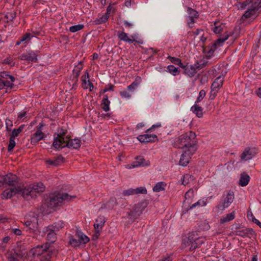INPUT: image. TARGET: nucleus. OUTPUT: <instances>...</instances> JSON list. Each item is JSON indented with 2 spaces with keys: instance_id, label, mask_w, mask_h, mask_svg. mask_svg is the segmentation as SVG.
Returning <instances> with one entry per match:
<instances>
[{
  "instance_id": "55",
  "label": "nucleus",
  "mask_w": 261,
  "mask_h": 261,
  "mask_svg": "<svg viewBox=\"0 0 261 261\" xmlns=\"http://www.w3.org/2000/svg\"><path fill=\"white\" fill-rule=\"evenodd\" d=\"M122 194L123 196H129L130 195H133L135 194L134 189H129L126 190H124L122 193Z\"/></svg>"
},
{
  "instance_id": "24",
  "label": "nucleus",
  "mask_w": 261,
  "mask_h": 261,
  "mask_svg": "<svg viewBox=\"0 0 261 261\" xmlns=\"http://www.w3.org/2000/svg\"><path fill=\"white\" fill-rule=\"evenodd\" d=\"M118 38L121 40L128 43H132L133 42H137L138 43H140V41H136L133 36H131L130 37H128L127 34L124 32H118Z\"/></svg>"
},
{
  "instance_id": "14",
  "label": "nucleus",
  "mask_w": 261,
  "mask_h": 261,
  "mask_svg": "<svg viewBox=\"0 0 261 261\" xmlns=\"http://www.w3.org/2000/svg\"><path fill=\"white\" fill-rule=\"evenodd\" d=\"M67 141V138H65L63 135L58 134L57 136L55 138L53 142V146L55 148H63L66 144Z\"/></svg>"
},
{
  "instance_id": "38",
  "label": "nucleus",
  "mask_w": 261,
  "mask_h": 261,
  "mask_svg": "<svg viewBox=\"0 0 261 261\" xmlns=\"http://www.w3.org/2000/svg\"><path fill=\"white\" fill-rule=\"evenodd\" d=\"M45 232L47 233L46 239L50 243H53L56 241L57 239L56 232L48 230V231Z\"/></svg>"
},
{
  "instance_id": "33",
  "label": "nucleus",
  "mask_w": 261,
  "mask_h": 261,
  "mask_svg": "<svg viewBox=\"0 0 261 261\" xmlns=\"http://www.w3.org/2000/svg\"><path fill=\"white\" fill-rule=\"evenodd\" d=\"M250 180V177L245 173H242L239 180V184L242 187L247 186Z\"/></svg>"
},
{
  "instance_id": "7",
  "label": "nucleus",
  "mask_w": 261,
  "mask_h": 261,
  "mask_svg": "<svg viewBox=\"0 0 261 261\" xmlns=\"http://www.w3.org/2000/svg\"><path fill=\"white\" fill-rule=\"evenodd\" d=\"M234 198V193L233 191H229L225 196L224 197V199L221 203L219 204L217 207L220 210H224L225 208L228 207V206L233 201Z\"/></svg>"
},
{
  "instance_id": "45",
  "label": "nucleus",
  "mask_w": 261,
  "mask_h": 261,
  "mask_svg": "<svg viewBox=\"0 0 261 261\" xmlns=\"http://www.w3.org/2000/svg\"><path fill=\"white\" fill-rule=\"evenodd\" d=\"M168 59L170 60V61L175 64L176 65H179L180 67L182 66L183 64L181 63V60L179 58L173 57L170 56L168 57Z\"/></svg>"
},
{
  "instance_id": "21",
  "label": "nucleus",
  "mask_w": 261,
  "mask_h": 261,
  "mask_svg": "<svg viewBox=\"0 0 261 261\" xmlns=\"http://www.w3.org/2000/svg\"><path fill=\"white\" fill-rule=\"evenodd\" d=\"M64 226V223L63 221H60L54 223L51 225L48 226L44 228V232H47L48 230L57 232L59 231Z\"/></svg>"
},
{
  "instance_id": "34",
  "label": "nucleus",
  "mask_w": 261,
  "mask_h": 261,
  "mask_svg": "<svg viewBox=\"0 0 261 261\" xmlns=\"http://www.w3.org/2000/svg\"><path fill=\"white\" fill-rule=\"evenodd\" d=\"M23 185H21V189L19 191V194H21V195L25 198H29V197H34L33 195H32V192L30 188H24L23 189Z\"/></svg>"
},
{
  "instance_id": "4",
  "label": "nucleus",
  "mask_w": 261,
  "mask_h": 261,
  "mask_svg": "<svg viewBox=\"0 0 261 261\" xmlns=\"http://www.w3.org/2000/svg\"><path fill=\"white\" fill-rule=\"evenodd\" d=\"M4 184L7 185L11 188L21 189L22 184L19 181L18 178L15 175L9 174L1 177L0 186Z\"/></svg>"
},
{
  "instance_id": "44",
  "label": "nucleus",
  "mask_w": 261,
  "mask_h": 261,
  "mask_svg": "<svg viewBox=\"0 0 261 261\" xmlns=\"http://www.w3.org/2000/svg\"><path fill=\"white\" fill-rule=\"evenodd\" d=\"M109 17V16H108V14H105L100 18H97L95 20L94 22L97 24L105 23L107 21Z\"/></svg>"
},
{
  "instance_id": "32",
  "label": "nucleus",
  "mask_w": 261,
  "mask_h": 261,
  "mask_svg": "<svg viewBox=\"0 0 261 261\" xmlns=\"http://www.w3.org/2000/svg\"><path fill=\"white\" fill-rule=\"evenodd\" d=\"M82 81L83 82V87L84 89L93 87L92 83L89 80V74L88 72H87L86 75L85 74L82 76Z\"/></svg>"
},
{
  "instance_id": "61",
  "label": "nucleus",
  "mask_w": 261,
  "mask_h": 261,
  "mask_svg": "<svg viewBox=\"0 0 261 261\" xmlns=\"http://www.w3.org/2000/svg\"><path fill=\"white\" fill-rule=\"evenodd\" d=\"M80 73L73 70L72 77L74 81L73 84H75L77 82V79L79 76Z\"/></svg>"
},
{
  "instance_id": "37",
  "label": "nucleus",
  "mask_w": 261,
  "mask_h": 261,
  "mask_svg": "<svg viewBox=\"0 0 261 261\" xmlns=\"http://www.w3.org/2000/svg\"><path fill=\"white\" fill-rule=\"evenodd\" d=\"M235 212L234 211L228 214L225 217H223L220 219V223L224 224L234 219Z\"/></svg>"
},
{
  "instance_id": "2",
  "label": "nucleus",
  "mask_w": 261,
  "mask_h": 261,
  "mask_svg": "<svg viewBox=\"0 0 261 261\" xmlns=\"http://www.w3.org/2000/svg\"><path fill=\"white\" fill-rule=\"evenodd\" d=\"M75 196L69 195L65 193H56L50 195L49 197L45 200V202L42 205V208L45 211L46 207L48 209L46 210V212H50V210L54 209L56 207L61 205L64 201H69Z\"/></svg>"
},
{
  "instance_id": "5",
  "label": "nucleus",
  "mask_w": 261,
  "mask_h": 261,
  "mask_svg": "<svg viewBox=\"0 0 261 261\" xmlns=\"http://www.w3.org/2000/svg\"><path fill=\"white\" fill-rule=\"evenodd\" d=\"M75 237L77 239L74 238L72 236L69 238V243L74 247H78L82 244H85L89 241L88 237L80 231H76Z\"/></svg>"
},
{
  "instance_id": "47",
  "label": "nucleus",
  "mask_w": 261,
  "mask_h": 261,
  "mask_svg": "<svg viewBox=\"0 0 261 261\" xmlns=\"http://www.w3.org/2000/svg\"><path fill=\"white\" fill-rule=\"evenodd\" d=\"M167 69L168 71L173 75H176L179 73V71L178 70V68L173 65L168 66Z\"/></svg>"
},
{
  "instance_id": "52",
  "label": "nucleus",
  "mask_w": 261,
  "mask_h": 261,
  "mask_svg": "<svg viewBox=\"0 0 261 261\" xmlns=\"http://www.w3.org/2000/svg\"><path fill=\"white\" fill-rule=\"evenodd\" d=\"M195 239L196 244H197L198 247L201 246L205 241V239L204 237H197L195 236Z\"/></svg>"
},
{
  "instance_id": "3",
  "label": "nucleus",
  "mask_w": 261,
  "mask_h": 261,
  "mask_svg": "<svg viewBox=\"0 0 261 261\" xmlns=\"http://www.w3.org/2000/svg\"><path fill=\"white\" fill-rule=\"evenodd\" d=\"M147 206L145 202H141L134 204L127 212V218L129 222L133 223L142 214Z\"/></svg>"
},
{
  "instance_id": "63",
  "label": "nucleus",
  "mask_w": 261,
  "mask_h": 261,
  "mask_svg": "<svg viewBox=\"0 0 261 261\" xmlns=\"http://www.w3.org/2000/svg\"><path fill=\"white\" fill-rule=\"evenodd\" d=\"M14 82L11 81H8L4 80V84H5V87H10V88H12L13 86V83Z\"/></svg>"
},
{
  "instance_id": "23",
  "label": "nucleus",
  "mask_w": 261,
  "mask_h": 261,
  "mask_svg": "<svg viewBox=\"0 0 261 261\" xmlns=\"http://www.w3.org/2000/svg\"><path fill=\"white\" fill-rule=\"evenodd\" d=\"M157 138V136L155 135H149V134H144L142 135H139L137 139L138 140L142 143H148L150 142H153L155 140V139Z\"/></svg>"
},
{
  "instance_id": "59",
  "label": "nucleus",
  "mask_w": 261,
  "mask_h": 261,
  "mask_svg": "<svg viewBox=\"0 0 261 261\" xmlns=\"http://www.w3.org/2000/svg\"><path fill=\"white\" fill-rule=\"evenodd\" d=\"M5 17H6V19H7L8 21H12L15 17V13H14L13 12H9L6 14Z\"/></svg>"
},
{
  "instance_id": "29",
  "label": "nucleus",
  "mask_w": 261,
  "mask_h": 261,
  "mask_svg": "<svg viewBox=\"0 0 261 261\" xmlns=\"http://www.w3.org/2000/svg\"><path fill=\"white\" fill-rule=\"evenodd\" d=\"M64 160V158L61 155H59L54 160H47L46 161V162L50 165L56 167L63 163Z\"/></svg>"
},
{
  "instance_id": "12",
  "label": "nucleus",
  "mask_w": 261,
  "mask_h": 261,
  "mask_svg": "<svg viewBox=\"0 0 261 261\" xmlns=\"http://www.w3.org/2000/svg\"><path fill=\"white\" fill-rule=\"evenodd\" d=\"M195 153V152H192L189 150L184 149L179 161V164L182 166H186L189 163L191 156Z\"/></svg>"
},
{
  "instance_id": "13",
  "label": "nucleus",
  "mask_w": 261,
  "mask_h": 261,
  "mask_svg": "<svg viewBox=\"0 0 261 261\" xmlns=\"http://www.w3.org/2000/svg\"><path fill=\"white\" fill-rule=\"evenodd\" d=\"M188 16L187 18L188 24L190 28H192L195 22V19L198 17V12L191 8H188Z\"/></svg>"
},
{
  "instance_id": "54",
  "label": "nucleus",
  "mask_w": 261,
  "mask_h": 261,
  "mask_svg": "<svg viewBox=\"0 0 261 261\" xmlns=\"http://www.w3.org/2000/svg\"><path fill=\"white\" fill-rule=\"evenodd\" d=\"M206 63L201 61L199 62H196L194 64V66H195V67L196 69V71H197V70H199L200 69L204 67L206 65Z\"/></svg>"
},
{
  "instance_id": "26",
  "label": "nucleus",
  "mask_w": 261,
  "mask_h": 261,
  "mask_svg": "<svg viewBox=\"0 0 261 261\" xmlns=\"http://www.w3.org/2000/svg\"><path fill=\"white\" fill-rule=\"evenodd\" d=\"M64 146H66L69 148L72 147L74 149L79 148L81 146V140L77 139H69L67 138V141Z\"/></svg>"
},
{
  "instance_id": "56",
  "label": "nucleus",
  "mask_w": 261,
  "mask_h": 261,
  "mask_svg": "<svg viewBox=\"0 0 261 261\" xmlns=\"http://www.w3.org/2000/svg\"><path fill=\"white\" fill-rule=\"evenodd\" d=\"M206 94L205 91L204 90H201L199 92V96L197 98V100L195 103H198L201 101L203 98L205 97Z\"/></svg>"
},
{
  "instance_id": "51",
  "label": "nucleus",
  "mask_w": 261,
  "mask_h": 261,
  "mask_svg": "<svg viewBox=\"0 0 261 261\" xmlns=\"http://www.w3.org/2000/svg\"><path fill=\"white\" fill-rule=\"evenodd\" d=\"M6 128L8 132H10L13 126L12 121L9 118H7L5 120Z\"/></svg>"
},
{
  "instance_id": "16",
  "label": "nucleus",
  "mask_w": 261,
  "mask_h": 261,
  "mask_svg": "<svg viewBox=\"0 0 261 261\" xmlns=\"http://www.w3.org/2000/svg\"><path fill=\"white\" fill-rule=\"evenodd\" d=\"M26 255V252L18 250L9 254L8 256V261H21Z\"/></svg>"
},
{
  "instance_id": "22",
  "label": "nucleus",
  "mask_w": 261,
  "mask_h": 261,
  "mask_svg": "<svg viewBox=\"0 0 261 261\" xmlns=\"http://www.w3.org/2000/svg\"><path fill=\"white\" fill-rule=\"evenodd\" d=\"M20 189L10 188L6 189L2 194L3 197L6 199L11 198L16 194H18Z\"/></svg>"
},
{
  "instance_id": "39",
  "label": "nucleus",
  "mask_w": 261,
  "mask_h": 261,
  "mask_svg": "<svg viewBox=\"0 0 261 261\" xmlns=\"http://www.w3.org/2000/svg\"><path fill=\"white\" fill-rule=\"evenodd\" d=\"M166 184L164 182H159L153 188V191L155 192H159L165 190Z\"/></svg>"
},
{
  "instance_id": "28",
  "label": "nucleus",
  "mask_w": 261,
  "mask_h": 261,
  "mask_svg": "<svg viewBox=\"0 0 261 261\" xmlns=\"http://www.w3.org/2000/svg\"><path fill=\"white\" fill-rule=\"evenodd\" d=\"M142 82V79L140 76H137L135 80V81L132 83V84L128 86H127V90L131 92H134L136 90L138 87L139 85L141 84Z\"/></svg>"
},
{
  "instance_id": "9",
  "label": "nucleus",
  "mask_w": 261,
  "mask_h": 261,
  "mask_svg": "<svg viewBox=\"0 0 261 261\" xmlns=\"http://www.w3.org/2000/svg\"><path fill=\"white\" fill-rule=\"evenodd\" d=\"M257 153V149L256 148L248 147L244 150L240 157L242 161H246L252 159Z\"/></svg>"
},
{
  "instance_id": "25",
  "label": "nucleus",
  "mask_w": 261,
  "mask_h": 261,
  "mask_svg": "<svg viewBox=\"0 0 261 261\" xmlns=\"http://www.w3.org/2000/svg\"><path fill=\"white\" fill-rule=\"evenodd\" d=\"M181 68L184 69V73L185 74L190 77H193L197 72L196 69L194 65H182Z\"/></svg>"
},
{
  "instance_id": "43",
  "label": "nucleus",
  "mask_w": 261,
  "mask_h": 261,
  "mask_svg": "<svg viewBox=\"0 0 261 261\" xmlns=\"http://www.w3.org/2000/svg\"><path fill=\"white\" fill-rule=\"evenodd\" d=\"M136 160V162L134 163V164L133 165V167H136L140 166H145L147 165V164L144 163L145 160L142 156L137 157Z\"/></svg>"
},
{
  "instance_id": "19",
  "label": "nucleus",
  "mask_w": 261,
  "mask_h": 261,
  "mask_svg": "<svg viewBox=\"0 0 261 261\" xmlns=\"http://www.w3.org/2000/svg\"><path fill=\"white\" fill-rule=\"evenodd\" d=\"M30 188L32 192V195L34 197L36 196L37 193L39 194L43 192L45 189V187L42 182L35 183Z\"/></svg>"
},
{
  "instance_id": "20",
  "label": "nucleus",
  "mask_w": 261,
  "mask_h": 261,
  "mask_svg": "<svg viewBox=\"0 0 261 261\" xmlns=\"http://www.w3.org/2000/svg\"><path fill=\"white\" fill-rule=\"evenodd\" d=\"M236 234L237 236L242 237H248L251 238L255 235V232L252 229L243 228L239 229L236 231Z\"/></svg>"
},
{
  "instance_id": "42",
  "label": "nucleus",
  "mask_w": 261,
  "mask_h": 261,
  "mask_svg": "<svg viewBox=\"0 0 261 261\" xmlns=\"http://www.w3.org/2000/svg\"><path fill=\"white\" fill-rule=\"evenodd\" d=\"M229 35L227 33H225L223 35L218 38L215 43V45L220 46L228 38Z\"/></svg>"
},
{
  "instance_id": "6",
  "label": "nucleus",
  "mask_w": 261,
  "mask_h": 261,
  "mask_svg": "<svg viewBox=\"0 0 261 261\" xmlns=\"http://www.w3.org/2000/svg\"><path fill=\"white\" fill-rule=\"evenodd\" d=\"M224 81L223 76L217 77L211 85V90L210 94V99L214 100L217 96V93L220 88L222 86Z\"/></svg>"
},
{
  "instance_id": "18",
  "label": "nucleus",
  "mask_w": 261,
  "mask_h": 261,
  "mask_svg": "<svg viewBox=\"0 0 261 261\" xmlns=\"http://www.w3.org/2000/svg\"><path fill=\"white\" fill-rule=\"evenodd\" d=\"M184 243L186 246L189 247V250L192 251L198 248L195 239V233H190L187 240H184Z\"/></svg>"
},
{
  "instance_id": "8",
  "label": "nucleus",
  "mask_w": 261,
  "mask_h": 261,
  "mask_svg": "<svg viewBox=\"0 0 261 261\" xmlns=\"http://www.w3.org/2000/svg\"><path fill=\"white\" fill-rule=\"evenodd\" d=\"M106 218L103 216H99L95 220V223L94 224L95 233L93 235V239H97L100 235V232L102 229L106 222Z\"/></svg>"
},
{
  "instance_id": "11",
  "label": "nucleus",
  "mask_w": 261,
  "mask_h": 261,
  "mask_svg": "<svg viewBox=\"0 0 261 261\" xmlns=\"http://www.w3.org/2000/svg\"><path fill=\"white\" fill-rule=\"evenodd\" d=\"M18 58L19 60L27 61L29 62L36 63L38 61L37 55L32 50L21 54L18 57Z\"/></svg>"
},
{
  "instance_id": "57",
  "label": "nucleus",
  "mask_w": 261,
  "mask_h": 261,
  "mask_svg": "<svg viewBox=\"0 0 261 261\" xmlns=\"http://www.w3.org/2000/svg\"><path fill=\"white\" fill-rule=\"evenodd\" d=\"M1 76L3 79H10L12 82H14V81L15 80V78L13 76L8 74L6 72H2L1 74Z\"/></svg>"
},
{
  "instance_id": "60",
  "label": "nucleus",
  "mask_w": 261,
  "mask_h": 261,
  "mask_svg": "<svg viewBox=\"0 0 261 261\" xmlns=\"http://www.w3.org/2000/svg\"><path fill=\"white\" fill-rule=\"evenodd\" d=\"M120 95L122 98H129L131 97V94L126 91H121Z\"/></svg>"
},
{
  "instance_id": "31",
  "label": "nucleus",
  "mask_w": 261,
  "mask_h": 261,
  "mask_svg": "<svg viewBox=\"0 0 261 261\" xmlns=\"http://www.w3.org/2000/svg\"><path fill=\"white\" fill-rule=\"evenodd\" d=\"M225 24L219 21H215L214 24V27L212 28L214 32L216 34L221 33L225 28Z\"/></svg>"
},
{
  "instance_id": "46",
  "label": "nucleus",
  "mask_w": 261,
  "mask_h": 261,
  "mask_svg": "<svg viewBox=\"0 0 261 261\" xmlns=\"http://www.w3.org/2000/svg\"><path fill=\"white\" fill-rule=\"evenodd\" d=\"M51 257V252L48 250L41 256L40 261H50Z\"/></svg>"
},
{
  "instance_id": "30",
  "label": "nucleus",
  "mask_w": 261,
  "mask_h": 261,
  "mask_svg": "<svg viewBox=\"0 0 261 261\" xmlns=\"http://www.w3.org/2000/svg\"><path fill=\"white\" fill-rule=\"evenodd\" d=\"M117 204L116 198L112 197L109 201L106 203L103 204L101 206L102 208L112 210Z\"/></svg>"
},
{
  "instance_id": "17",
  "label": "nucleus",
  "mask_w": 261,
  "mask_h": 261,
  "mask_svg": "<svg viewBox=\"0 0 261 261\" xmlns=\"http://www.w3.org/2000/svg\"><path fill=\"white\" fill-rule=\"evenodd\" d=\"M49 244L48 243H46L44 245L42 246H38L35 248L31 249V251L34 255H42L43 253H45V252H47L49 249Z\"/></svg>"
},
{
  "instance_id": "64",
  "label": "nucleus",
  "mask_w": 261,
  "mask_h": 261,
  "mask_svg": "<svg viewBox=\"0 0 261 261\" xmlns=\"http://www.w3.org/2000/svg\"><path fill=\"white\" fill-rule=\"evenodd\" d=\"M13 232L17 236H20L21 234V231L19 229L15 228L12 230Z\"/></svg>"
},
{
  "instance_id": "15",
  "label": "nucleus",
  "mask_w": 261,
  "mask_h": 261,
  "mask_svg": "<svg viewBox=\"0 0 261 261\" xmlns=\"http://www.w3.org/2000/svg\"><path fill=\"white\" fill-rule=\"evenodd\" d=\"M43 124L40 123L39 126H37V129L36 132L32 135L31 137V143H36L38 141L42 140L45 135L42 132V127Z\"/></svg>"
},
{
  "instance_id": "48",
  "label": "nucleus",
  "mask_w": 261,
  "mask_h": 261,
  "mask_svg": "<svg viewBox=\"0 0 261 261\" xmlns=\"http://www.w3.org/2000/svg\"><path fill=\"white\" fill-rule=\"evenodd\" d=\"M247 217L251 219L252 221L256 224L260 228H261V222L256 219L253 215L250 212H247Z\"/></svg>"
},
{
  "instance_id": "27",
  "label": "nucleus",
  "mask_w": 261,
  "mask_h": 261,
  "mask_svg": "<svg viewBox=\"0 0 261 261\" xmlns=\"http://www.w3.org/2000/svg\"><path fill=\"white\" fill-rule=\"evenodd\" d=\"M185 200L184 201V204L185 206L190 205L192 202V199L194 197V191L192 189H190L187 191L185 195Z\"/></svg>"
},
{
  "instance_id": "50",
  "label": "nucleus",
  "mask_w": 261,
  "mask_h": 261,
  "mask_svg": "<svg viewBox=\"0 0 261 261\" xmlns=\"http://www.w3.org/2000/svg\"><path fill=\"white\" fill-rule=\"evenodd\" d=\"M134 189L135 194H146L147 193V190L145 188L140 187Z\"/></svg>"
},
{
  "instance_id": "10",
  "label": "nucleus",
  "mask_w": 261,
  "mask_h": 261,
  "mask_svg": "<svg viewBox=\"0 0 261 261\" xmlns=\"http://www.w3.org/2000/svg\"><path fill=\"white\" fill-rule=\"evenodd\" d=\"M253 5L249 6L248 9L245 12L242 16V18H249L251 16L254 15L256 12L261 8V1L259 2V0H254Z\"/></svg>"
},
{
  "instance_id": "41",
  "label": "nucleus",
  "mask_w": 261,
  "mask_h": 261,
  "mask_svg": "<svg viewBox=\"0 0 261 261\" xmlns=\"http://www.w3.org/2000/svg\"><path fill=\"white\" fill-rule=\"evenodd\" d=\"M24 125H21L19 126V127L17 129H14L12 131V134L10 136V138L12 139H15L16 137H17L18 135L22 131L23 129L24 128Z\"/></svg>"
},
{
  "instance_id": "53",
  "label": "nucleus",
  "mask_w": 261,
  "mask_h": 261,
  "mask_svg": "<svg viewBox=\"0 0 261 261\" xmlns=\"http://www.w3.org/2000/svg\"><path fill=\"white\" fill-rule=\"evenodd\" d=\"M15 145L16 143L15 141H14V139H12L10 137L9 142L8 146V151H11L12 150H13Z\"/></svg>"
},
{
  "instance_id": "35",
  "label": "nucleus",
  "mask_w": 261,
  "mask_h": 261,
  "mask_svg": "<svg viewBox=\"0 0 261 261\" xmlns=\"http://www.w3.org/2000/svg\"><path fill=\"white\" fill-rule=\"evenodd\" d=\"M192 111L198 117L201 118L203 116L202 109L197 105V103L193 106L191 108Z\"/></svg>"
},
{
  "instance_id": "49",
  "label": "nucleus",
  "mask_w": 261,
  "mask_h": 261,
  "mask_svg": "<svg viewBox=\"0 0 261 261\" xmlns=\"http://www.w3.org/2000/svg\"><path fill=\"white\" fill-rule=\"evenodd\" d=\"M84 25L83 24H77L75 25L71 26L69 28V31L71 32L74 33L80 30H81L83 29Z\"/></svg>"
},
{
  "instance_id": "62",
  "label": "nucleus",
  "mask_w": 261,
  "mask_h": 261,
  "mask_svg": "<svg viewBox=\"0 0 261 261\" xmlns=\"http://www.w3.org/2000/svg\"><path fill=\"white\" fill-rule=\"evenodd\" d=\"M82 68H83V64H82L81 62H80L79 63L78 65L76 66L73 70L80 73L81 70L82 69Z\"/></svg>"
},
{
  "instance_id": "58",
  "label": "nucleus",
  "mask_w": 261,
  "mask_h": 261,
  "mask_svg": "<svg viewBox=\"0 0 261 261\" xmlns=\"http://www.w3.org/2000/svg\"><path fill=\"white\" fill-rule=\"evenodd\" d=\"M190 179H191V180L193 179L192 177H191V175H190L189 174H186V175H184L183 177V180H182V184L184 185H186L188 184V183L189 182Z\"/></svg>"
},
{
  "instance_id": "1",
  "label": "nucleus",
  "mask_w": 261,
  "mask_h": 261,
  "mask_svg": "<svg viewBox=\"0 0 261 261\" xmlns=\"http://www.w3.org/2000/svg\"><path fill=\"white\" fill-rule=\"evenodd\" d=\"M195 133L190 131L179 136L175 143V145L178 148L184 150H189L192 152H196L197 149V141Z\"/></svg>"
},
{
  "instance_id": "40",
  "label": "nucleus",
  "mask_w": 261,
  "mask_h": 261,
  "mask_svg": "<svg viewBox=\"0 0 261 261\" xmlns=\"http://www.w3.org/2000/svg\"><path fill=\"white\" fill-rule=\"evenodd\" d=\"M109 105L110 101L108 99V96L107 95H105L102 99V102L101 105L102 109L106 112L110 110Z\"/></svg>"
},
{
  "instance_id": "36",
  "label": "nucleus",
  "mask_w": 261,
  "mask_h": 261,
  "mask_svg": "<svg viewBox=\"0 0 261 261\" xmlns=\"http://www.w3.org/2000/svg\"><path fill=\"white\" fill-rule=\"evenodd\" d=\"M37 219L35 216H33L31 220H27L24 221V224L27 227H29L30 229L34 230L36 227V223H37Z\"/></svg>"
}]
</instances>
